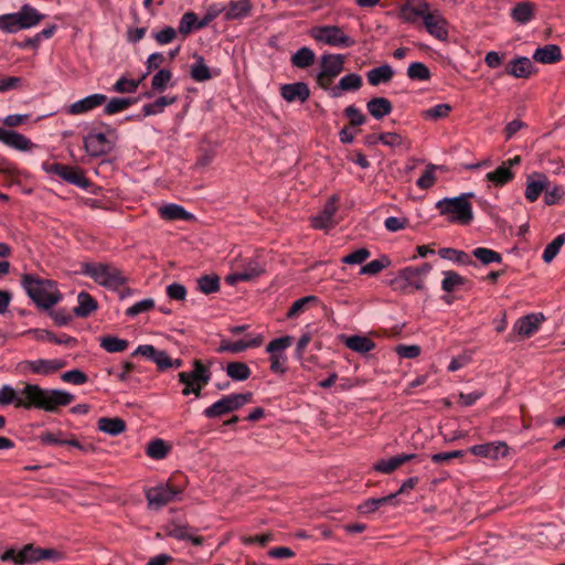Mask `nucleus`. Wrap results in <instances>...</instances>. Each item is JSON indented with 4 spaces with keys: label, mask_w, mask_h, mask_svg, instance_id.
I'll return each mask as SVG.
<instances>
[{
    "label": "nucleus",
    "mask_w": 565,
    "mask_h": 565,
    "mask_svg": "<svg viewBox=\"0 0 565 565\" xmlns=\"http://www.w3.org/2000/svg\"><path fill=\"white\" fill-rule=\"evenodd\" d=\"M75 396L61 388H44L39 384L26 383L15 391L10 385L0 388V405L13 404L17 408L40 409L55 414L62 407L71 405Z\"/></svg>",
    "instance_id": "obj_1"
},
{
    "label": "nucleus",
    "mask_w": 565,
    "mask_h": 565,
    "mask_svg": "<svg viewBox=\"0 0 565 565\" xmlns=\"http://www.w3.org/2000/svg\"><path fill=\"white\" fill-rule=\"evenodd\" d=\"M399 18L408 23L422 20L427 32L439 41L448 39V22L438 10H430L428 2H420L418 7L414 2H404L401 7Z\"/></svg>",
    "instance_id": "obj_2"
},
{
    "label": "nucleus",
    "mask_w": 565,
    "mask_h": 565,
    "mask_svg": "<svg viewBox=\"0 0 565 565\" xmlns=\"http://www.w3.org/2000/svg\"><path fill=\"white\" fill-rule=\"evenodd\" d=\"M22 286L32 301L40 308L51 309L62 300L55 281L32 274L22 277Z\"/></svg>",
    "instance_id": "obj_3"
},
{
    "label": "nucleus",
    "mask_w": 565,
    "mask_h": 565,
    "mask_svg": "<svg viewBox=\"0 0 565 565\" xmlns=\"http://www.w3.org/2000/svg\"><path fill=\"white\" fill-rule=\"evenodd\" d=\"M433 266L429 263H423L420 266H407L401 269L395 277L387 281V285L397 292L411 294L414 290L425 288V279L431 271Z\"/></svg>",
    "instance_id": "obj_4"
},
{
    "label": "nucleus",
    "mask_w": 565,
    "mask_h": 565,
    "mask_svg": "<svg viewBox=\"0 0 565 565\" xmlns=\"http://www.w3.org/2000/svg\"><path fill=\"white\" fill-rule=\"evenodd\" d=\"M0 559L2 562H13L14 565H30L43 559L61 561L63 559V553L54 548H42L33 544H26L20 551L13 547L6 550Z\"/></svg>",
    "instance_id": "obj_5"
},
{
    "label": "nucleus",
    "mask_w": 565,
    "mask_h": 565,
    "mask_svg": "<svg viewBox=\"0 0 565 565\" xmlns=\"http://www.w3.org/2000/svg\"><path fill=\"white\" fill-rule=\"evenodd\" d=\"M472 192L462 193L455 198H444L436 203V209L440 215H449V221L468 225L473 220L472 205L469 198H473Z\"/></svg>",
    "instance_id": "obj_6"
},
{
    "label": "nucleus",
    "mask_w": 565,
    "mask_h": 565,
    "mask_svg": "<svg viewBox=\"0 0 565 565\" xmlns=\"http://www.w3.org/2000/svg\"><path fill=\"white\" fill-rule=\"evenodd\" d=\"M44 17L33 7L24 4L18 12L0 15V30L6 33H17L38 25Z\"/></svg>",
    "instance_id": "obj_7"
},
{
    "label": "nucleus",
    "mask_w": 565,
    "mask_h": 565,
    "mask_svg": "<svg viewBox=\"0 0 565 565\" xmlns=\"http://www.w3.org/2000/svg\"><path fill=\"white\" fill-rule=\"evenodd\" d=\"M83 274L89 276L98 285L109 289H118L127 282V278L122 273L109 264L85 263L83 264Z\"/></svg>",
    "instance_id": "obj_8"
},
{
    "label": "nucleus",
    "mask_w": 565,
    "mask_h": 565,
    "mask_svg": "<svg viewBox=\"0 0 565 565\" xmlns=\"http://www.w3.org/2000/svg\"><path fill=\"white\" fill-rule=\"evenodd\" d=\"M253 393H238L222 396L218 401L203 411L206 418H218L233 413L253 401Z\"/></svg>",
    "instance_id": "obj_9"
},
{
    "label": "nucleus",
    "mask_w": 565,
    "mask_h": 565,
    "mask_svg": "<svg viewBox=\"0 0 565 565\" xmlns=\"http://www.w3.org/2000/svg\"><path fill=\"white\" fill-rule=\"evenodd\" d=\"M211 371L200 360H194L193 370L191 372H181L178 377L179 381L185 385L182 390V394L188 396L194 394L200 396L202 388L211 380Z\"/></svg>",
    "instance_id": "obj_10"
},
{
    "label": "nucleus",
    "mask_w": 565,
    "mask_h": 565,
    "mask_svg": "<svg viewBox=\"0 0 565 565\" xmlns=\"http://www.w3.org/2000/svg\"><path fill=\"white\" fill-rule=\"evenodd\" d=\"M182 491V488L173 486L171 480H169L164 483H159L154 487L146 489L145 497L147 499L149 509L160 510L167 504L175 501Z\"/></svg>",
    "instance_id": "obj_11"
},
{
    "label": "nucleus",
    "mask_w": 565,
    "mask_h": 565,
    "mask_svg": "<svg viewBox=\"0 0 565 565\" xmlns=\"http://www.w3.org/2000/svg\"><path fill=\"white\" fill-rule=\"evenodd\" d=\"M309 34L317 42L334 47H351L355 44V41L337 25L313 26Z\"/></svg>",
    "instance_id": "obj_12"
},
{
    "label": "nucleus",
    "mask_w": 565,
    "mask_h": 565,
    "mask_svg": "<svg viewBox=\"0 0 565 565\" xmlns=\"http://www.w3.org/2000/svg\"><path fill=\"white\" fill-rule=\"evenodd\" d=\"M294 338L291 335H284L271 340L267 347L266 352L269 353V370L275 374H285L287 355L285 350L288 349L292 343Z\"/></svg>",
    "instance_id": "obj_13"
},
{
    "label": "nucleus",
    "mask_w": 565,
    "mask_h": 565,
    "mask_svg": "<svg viewBox=\"0 0 565 565\" xmlns=\"http://www.w3.org/2000/svg\"><path fill=\"white\" fill-rule=\"evenodd\" d=\"M345 56L342 54H323L320 61V72L317 82L320 87L327 89L344 68Z\"/></svg>",
    "instance_id": "obj_14"
},
{
    "label": "nucleus",
    "mask_w": 565,
    "mask_h": 565,
    "mask_svg": "<svg viewBox=\"0 0 565 565\" xmlns=\"http://www.w3.org/2000/svg\"><path fill=\"white\" fill-rule=\"evenodd\" d=\"M42 168L47 173L58 175L64 181L81 189L86 190L90 184L89 180L78 167L66 166L57 162H44Z\"/></svg>",
    "instance_id": "obj_15"
},
{
    "label": "nucleus",
    "mask_w": 565,
    "mask_h": 565,
    "mask_svg": "<svg viewBox=\"0 0 565 565\" xmlns=\"http://www.w3.org/2000/svg\"><path fill=\"white\" fill-rule=\"evenodd\" d=\"M67 365L63 359H38L25 360L20 363V369L23 373H31L36 375L47 376L58 372Z\"/></svg>",
    "instance_id": "obj_16"
},
{
    "label": "nucleus",
    "mask_w": 565,
    "mask_h": 565,
    "mask_svg": "<svg viewBox=\"0 0 565 565\" xmlns=\"http://www.w3.org/2000/svg\"><path fill=\"white\" fill-rule=\"evenodd\" d=\"M338 196L332 195L323 206V210L320 214L316 215L311 220V225L317 230H328L332 228L337 225L334 221V215L338 211L337 206Z\"/></svg>",
    "instance_id": "obj_17"
},
{
    "label": "nucleus",
    "mask_w": 565,
    "mask_h": 565,
    "mask_svg": "<svg viewBox=\"0 0 565 565\" xmlns=\"http://www.w3.org/2000/svg\"><path fill=\"white\" fill-rule=\"evenodd\" d=\"M84 147L90 157H100L111 150V143L103 132H90L84 138Z\"/></svg>",
    "instance_id": "obj_18"
},
{
    "label": "nucleus",
    "mask_w": 565,
    "mask_h": 565,
    "mask_svg": "<svg viewBox=\"0 0 565 565\" xmlns=\"http://www.w3.org/2000/svg\"><path fill=\"white\" fill-rule=\"evenodd\" d=\"M469 451L475 456L495 460L508 456L509 446L504 441H494L475 445L470 447Z\"/></svg>",
    "instance_id": "obj_19"
},
{
    "label": "nucleus",
    "mask_w": 565,
    "mask_h": 565,
    "mask_svg": "<svg viewBox=\"0 0 565 565\" xmlns=\"http://www.w3.org/2000/svg\"><path fill=\"white\" fill-rule=\"evenodd\" d=\"M548 185L550 180L544 173L534 172L530 174L526 179L524 192L525 199L531 203L535 202L540 198L541 193L544 190H547Z\"/></svg>",
    "instance_id": "obj_20"
},
{
    "label": "nucleus",
    "mask_w": 565,
    "mask_h": 565,
    "mask_svg": "<svg viewBox=\"0 0 565 565\" xmlns=\"http://www.w3.org/2000/svg\"><path fill=\"white\" fill-rule=\"evenodd\" d=\"M106 100H107V97L104 94L96 93V94L88 95L85 98L71 104L67 107V114L82 115V114L88 113V111L102 106L103 104H105Z\"/></svg>",
    "instance_id": "obj_21"
},
{
    "label": "nucleus",
    "mask_w": 565,
    "mask_h": 565,
    "mask_svg": "<svg viewBox=\"0 0 565 565\" xmlns=\"http://www.w3.org/2000/svg\"><path fill=\"white\" fill-rule=\"evenodd\" d=\"M504 73L515 78H530L535 67L529 57L519 56L505 65Z\"/></svg>",
    "instance_id": "obj_22"
},
{
    "label": "nucleus",
    "mask_w": 565,
    "mask_h": 565,
    "mask_svg": "<svg viewBox=\"0 0 565 565\" xmlns=\"http://www.w3.org/2000/svg\"><path fill=\"white\" fill-rule=\"evenodd\" d=\"M280 95L288 103H305L310 97V89L303 82L284 84L280 87Z\"/></svg>",
    "instance_id": "obj_23"
},
{
    "label": "nucleus",
    "mask_w": 565,
    "mask_h": 565,
    "mask_svg": "<svg viewBox=\"0 0 565 565\" xmlns=\"http://www.w3.org/2000/svg\"><path fill=\"white\" fill-rule=\"evenodd\" d=\"M0 141L6 146L20 151H29L34 147L31 140L24 135L2 127H0Z\"/></svg>",
    "instance_id": "obj_24"
},
{
    "label": "nucleus",
    "mask_w": 565,
    "mask_h": 565,
    "mask_svg": "<svg viewBox=\"0 0 565 565\" xmlns=\"http://www.w3.org/2000/svg\"><path fill=\"white\" fill-rule=\"evenodd\" d=\"M418 456L416 454H402L394 457H391L388 459H381L376 461L372 469L376 472L381 473H391L394 470H396L402 465L417 458Z\"/></svg>",
    "instance_id": "obj_25"
},
{
    "label": "nucleus",
    "mask_w": 565,
    "mask_h": 565,
    "mask_svg": "<svg viewBox=\"0 0 565 565\" xmlns=\"http://www.w3.org/2000/svg\"><path fill=\"white\" fill-rule=\"evenodd\" d=\"M543 319L544 318L542 315H526L516 320V322L513 326V329L519 335L530 338L539 330Z\"/></svg>",
    "instance_id": "obj_26"
},
{
    "label": "nucleus",
    "mask_w": 565,
    "mask_h": 565,
    "mask_svg": "<svg viewBox=\"0 0 565 565\" xmlns=\"http://www.w3.org/2000/svg\"><path fill=\"white\" fill-rule=\"evenodd\" d=\"M167 535L179 541H190L193 545L203 544V537L196 534V530L189 525L172 524L167 529Z\"/></svg>",
    "instance_id": "obj_27"
},
{
    "label": "nucleus",
    "mask_w": 565,
    "mask_h": 565,
    "mask_svg": "<svg viewBox=\"0 0 565 565\" xmlns=\"http://www.w3.org/2000/svg\"><path fill=\"white\" fill-rule=\"evenodd\" d=\"M533 60L542 64H554L562 60L561 47L556 44H546L537 47L533 54Z\"/></svg>",
    "instance_id": "obj_28"
},
{
    "label": "nucleus",
    "mask_w": 565,
    "mask_h": 565,
    "mask_svg": "<svg viewBox=\"0 0 565 565\" xmlns=\"http://www.w3.org/2000/svg\"><path fill=\"white\" fill-rule=\"evenodd\" d=\"M224 13L225 20H237L246 18L252 12L250 2H230L226 7L218 8Z\"/></svg>",
    "instance_id": "obj_29"
},
{
    "label": "nucleus",
    "mask_w": 565,
    "mask_h": 565,
    "mask_svg": "<svg viewBox=\"0 0 565 565\" xmlns=\"http://www.w3.org/2000/svg\"><path fill=\"white\" fill-rule=\"evenodd\" d=\"M78 305L73 312L78 318H87L97 310V301L86 291H81L77 296Z\"/></svg>",
    "instance_id": "obj_30"
},
{
    "label": "nucleus",
    "mask_w": 565,
    "mask_h": 565,
    "mask_svg": "<svg viewBox=\"0 0 565 565\" xmlns=\"http://www.w3.org/2000/svg\"><path fill=\"white\" fill-rule=\"evenodd\" d=\"M366 109L375 119H382L392 113L393 106L385 97H374L367 102Z\"/></svg>",
    "instance_id": "obj_31"
},
{
    "label": "nucleus",
    "mask_w": 565,
    "mask_h": 565,
    "mask_svg": "<svg viewBox=\"0 0 565 565\" xmlns=\"http://www.w3.org/2000/svg\"><path fill=\"white\" fill-rule=\"evenodd\" d=\"M159 215L167 221L183 220L189 221L193 215L188 212L183 206L174 203L163 205L159 209Z\"/></svg>",
    "instance_id": "obj_32"
},
{
    "label": "nucleus",
    "mask_w": 565,
    "mask_h": 565,
    "mask_svg": "<svg viewBox=\"0 0 565 565\" xmlns=\"http://www.w3.org/2000/svg\"><path fill=\"white\" fill-rule=\"evenodd\" d=\"M97 428L110 436H118L126 430V423L119 417H102L97 422Z\"/></svg>",
    "instance_id": "obj_33"
},
{
    "label": "nucleus",
    "mask_w": 565,
    "mask_h": 565,
    "mask_svg": "<svg viewBox=\"0 0 565 565\" xmlns=\"http://www.w3.org/2000/svg\"><path fill=\"white\" fill-rule=\"evenodd\" d=\"M393 76L394 71L388 64L374 67L366 73L367 82L372 86L388 83Z\"/></svg>",
    "instance_id": "obj_34"
},
{
    "label": "nucleus",
    "mask_w": 565,
    "mask_h": 565,
    "mask_svg": "<svg viewBox=\"0 0 565 565\" xmlns=\"http://www.w3.org/2000/svg\"><path fill=\"white\" fill-rule=\"evenodd\" d=\"M344 344L350 350L361 354H365L375 348V342L372 339L364 335L347 337L344 340Z\"/></svg>",
    "instance_id": "obj_35"
},
{
    "label": "nucleus",
    "mask_w": 565,
    "mask_h": 565,
    "mask_svg": "<svg viewBox=\"0 0 565 565\" xmlns=\"http://www.w3.org/2000/svg\"><path fill=\"white\" fill-rule=\"evenodd\" d=\"M535 15V7L532 2H518L511 10V17L519 24L529 23Z\"/></svg>",
    "instance_id": "obj_36"
},
{
    "label": "nucleus",
    "mask_w": 565,
    "mask_h": 565,
    "mask_svg": "<svg viewBox=\"0 0 565 565\" xmlns=\"http://www.w3.org/2000/svg\"><path fill=\"white\" fill-rule=\"evenodd\" d=\"M362 77L359 74L350 73L343 76L337 87L332 88V97H339L342 92L358 90L362 86Z\"/></svg>",
    "instance_id": "obj_37"
},
{
    "label": "nucleus",
    "mask_w": 565,
    "mask_h": 565,
    "mask_svg": "<svg viewBox=\"0 0 565 565\" xmlns=\"http://www.w3.org/2000/svg\"><path fill=\"white\" fill-rule=\"evenodd\" d=\"M315 52L307 46L300 47L290 57L291 65L297 68H307L315 63Z\"/></svg>",
    "instance_id": "obj_38"
},
{
    "label": "nucleus",
    "mask_w": 565,
    "mask_h": 565,
    "mask_svg": "<svg viewBox=\"0 0 565 565\" xmlns=\"http://www.w3.org/2000/svg\"><path fill=\"white\" fill-rule=\"evenodd\" d=\"M177 96H160L153 103L145 104L142 113L145 116H153L161 114L166 107L177 102Z\"/></svg>",
    "instance_id": "obj_39"
},
{
    "label": "nucleus",
    "mask_w": 565,
    "mask_h": 565,
    "mask_svg": "<svg viewBox=\"0 0 565 565\" xmlns=\"http://www.w3.org/2000/svg\"><path fill=\"white\" fill-rule=\"evenodd\" d=\"M225 371L228 377L238 382L246 381L252 374L249 366L238 361L228 362Z\"/></svg>",
    "instance_id": "obj_40"
},
{
    "label": "nucleus",
    "mask_w": 565,
    "mask_h": 565,
    "mask_svg": "<svg viewBox=\"0 0 565 565\" xmlns=\"http://www.w3.org/2000/svg\"><path fill=\"white\" fill-rule=\"evenodd\" d=\"M396 498V494H388L382 498H370L358 507L361 514H370L379 510L381 507L391 503Z\"/></svg>",
    "instance_id": "obj_41"
},
{
    "label": "nucleus",
    "mask_w": 565,
    "mask_h": 565,
    "mask_svg": "<svg viewBox=\"0 0 565 565\" xmlns=\"http://www.w3.org/2000/svg\"><path fill=\"white\" fill-rule=\"evenodd\" d=\"M438 254L441 258L451 260L460 265H475L469 254L463 250H459L451 247L440 248Z\"/></svg>",
    "instance_id": "obj_42"
},
{
    "label": "nucleus",
    "mask_w": 565,
    "mask_h": 565,
    "mask_svg": "<svg viewBox=\"0 0 565 565\" xmlns=\"http://www.w3.org/2000/svg\"><path fill=\"white\" fill-rule=\"evenodd\" d=\"M99 345L109 353H118L124 352L128 348L129 342L114 335H106L99 339Z\"/></svg>",
    "instance_id": "obj_43"
},
{
    "label": "nucleus",
    "mask_w": 565,
    "mask_h": 565,
    "mask_svg": "<svg viewBox=\"0 0 565 565\" xmlns=\"http://www.w3.org/2000/svg\"><path fill=\"white\" fill-rule=\"evenodd\" d=\"M513 177L514 173L511 171V169L507 166L505 162L487 174V179L493 182L495 185H504L508 182H510L513 179Z\"/></svg>",
    "instance_id": "obj_44"
},
{
    "label": "nucleus",
    "mask_w": 565,
    "mask_h": 565,
    "mask_svg": "<svg viewBox=\"0 0 565 565\" xmlns=\"http://www.w3.org/2000/svg\"><path fill=\"white\" fill-rule=\"evenodd\" d=\"M196 61L194 64H192L191 66V77L195 81V82H205V81H209L212 78V73L209 68V66L205 64V61L203 58V56H196L195 57Z\"/></svg>",
    "instance_id": "obj_45"
},
{
    "label": "nucleus",
    "mask_w": 565,
    "mask_h": 565,
    "mask_svg": "<svg viewBox=\"0 0 565 565\" xmlns=\"http://www.w3.org/2000/svg\"><path fill=\"white\" fill-rule=\"evenodd\" d=\"M169 451L170 446L164 440L159 438L151 440L146 449L147 456L156 460L166 458Z\"/></svg>",
    "instance_id": "obj_46"
},
{
    "label": "nucleus",
    "mask_w": 565,
    "mask_h": 565,
    "mask_svg": "<svg viewBox=\"0 0 565 565\" xmlns=\"http://www.w3.org/2000/svg\"><path fill=\"white\" fill-rule=\"evenodd\" d=\"M146 78V75H142L139 79H129L125 76H121L114 85L113 90L120 94H131L135 93L142 81Z\"/></svg>",
    "instance_id": "obj_47"
},
{
    "label": "nucleus",
    "mask_w": 565,
    "mask_h": 565,
    "mask_svg": "<svg viewBox=\"0 0 565 565\" xmlns=\"http://www.w3.org/2000/svg\"><path fill=\"white\" fill-rule=\"evenodd\" d=\"M318 302H319V299L316 296L302 297V298L296 300L295 302H292V305L290 306V308L288 309V311L286 313V317H287V319H295V318L299 317L305 311V309L307 308L308 305L318 303Z\"/></svg>",
    "instance_id": "obj_48"
},
{
    "label": "nucleus",
    "mask_w": 565,
    "mask_h": 565,
    "mask_svg": "<svg viewBox=\"0 0 565 565\" xmlns=\"http://www.w3.org/2000/svg\"><path fill=\"white\" fill-rule=\"evenodd\" d=\"M565 244V233L557 235L551 243H548L542 254V259L548 264L551 263L556 255L559 253V249Z\"/></svg>",
    "instance_id": "obj_49"
},
{
    "label": "nucleus",
    "mask_w": 565,
    "mask_h": 565,
    "mask_svg": "<svg viewBox=\"0 0 565 565\" xmlns=\"http://www.w3.org/2000/svg\"><path fill=\"white\" fill-rule=\"evenodd\" d=\"M407 76L413 81H429L431 72L426 64L413 62L407 68Z\"/></svg>",
    "instance_id": "obj_50"
},
{
    "label": "nucleus",
    "mask_w": 565,
    "mask_h": 565,
    "mask_svg": "<svg viewBox=\"0 0 565 565\" xmlns=\"http://www.w3.org/2000/svg\"><path fill=\"white\" fill-rule=\"evenodd\" d=\"M198 289L205 295L214 294L220 290V278L212 275H204L198 279Z\"/></svg>",
    "instance_id": "obj_51"
},
{
    "label": "nucleus",
    "mask_w": 565,
    "mask_h": 565,
    "mask_svg": "<svg viewBox=\"0 0 565 565\" xmlns=\"http://www.w3.org/2000/svg\"><path fill=\"white\" fill-rule=\"evenodd\" d=\"M136 100L134 98L113 97L105 106L106 115H115L128 109Z\"/></svg>",
    "instance_id": "obj_52"
},
{
    "label": "nucleus",
    "mask_w": 565,
    "mask_h": 565,
    "mask_svg": "<svg viewBox=\"0 0 565 565\" xmlns=\"http://www.w3.org/2000/svg\"><path fill=\"white\" fill-rule=\"evenodd\" d=\"M391 265V260L387 256H382L379 259L371 260L366 265L362 266L360 269L361 275L375 276L381 273L383 269L387 268Z\"/></svg>",
    "instance_id": "obj_53"
},
{
    "label": "nucleus",
    "mask_w": 565,
    "mask_h": 565,
    "mask_svg": "<svg viewBox=\"0 0 565 565\" xmlns=\"http://www.w3.org/2000/svg\"><path fill=\"white\" fill-rule=\"evenodd\" d=\"M443 275L441 289L446 292H452L457 287L465 284V278L454 270H445Z\"/></svg>",
    "instance_id": "obj_54"
},
{
    "label": "nucleus",
    "mask_w": 565,
    "mask_h": 565,
    "mask_svg": "<svg viewBox=\"0 0 565 565\" xmlns=\"http://www.w3.org/2000/svg\"><path fill=\"white\" fill-rule=\"evenodd\" d=\"M472 255L481 262L483 265H489L491 263H501L502 256L500 253L486 248V247H477L472 250Z\"/></svg>",
    "instance_id": "obj_55"
},
{
    "label": "nucleus",
    "mask_w": 565,
    "mask_h": 565,
    "mask_svg": "<svg viewBox=\"0 0 565 565\" xmlns=\"http://www.w3.org/2000/svg\"><path fill=\"white\" fill-rule=\"evenodd\" d=\"M172 73L170 70H159L152 77L151 87L156 92H163L167 89L169 83L171 82Z\"/></svg>",
    "instance_id": "obj_56"
},
{
    "label": "nucleus",
    "mask_w": 565,
    "mask_h": 565,
    "mask_svg": "<svg viewBox=\"0 0 565 565\" xmlns=\"http://www.w3.org/2000/svg\"><path fill=\"white\" fill-rule=\"evenodd\" d=\"M451 111L449 104H438L422 113V117L430 120L447 118Z\"/></svg>",
    "instance_id": "obj_57"
},
{
    "label": "nucleus",
    "mask_w": 565,
    "mask_h": 565,
    "mask_svg": "<svg viewBox=\"0 0 565 565\" xmlns=\"http://www.w3.org/2000/svg\"><path fill=\"white\" fill-rule=\"evenodd\" d=\"M196 29V14L194 12H186L182 15L178 31L184 38L188 36L192 31Z\"/></svg>",
    "instance_id": "obj_58"
},
{
    "label": "nucleus",
    "mask_w": 565,
    "mask_h": 565,
    "mask_svg": "<svg viewBox=\"0 0 565 565\" xmlns=\"http://www.w3.org/2000/svg\"><path fill=\"white\" fill-rule=\"evenodd\" d=\"M436 166L428 164L423 174L417 179L416 185L422 190L430 189L436 182Z\"/></svg>",
    "instance_id": "obj_59"
},
{
    "label": "nucleus",
    "mask_w": 565,
    "mask_h": 565,
    "mask_svg": "<svg viewBox=\"0 0 565 565\" xmlns=\"http://www.w3.org/2000/svg\"><path fill=\"white\" fill-rule=\"evenodd\" d=\"M61 379L63 382L70 383L73 385H83V384L87 383V381H88L87 374L78 369H74V370L64 372L61 375Z\"/></svg>",
    "instance_id": "obj_60"
},
{
    "label": "nucleus",
    "mask_w": 565,
    "mask_h": 565,
    "mask_svg": "<svg viewBox=\"0 0 565 565\" xmlns=\"http://www.w3.org/2000/svg\"><path fill=\"white\" fill-rule=\"evenodd\" d=\"M370 256H371L370 250L365 247H362V248H359V249L348 254L347 256L342 257L341 262L343 264H348V265H361Z\"/></svg>",
    "instance_id": "obj_61"
},
{
    "label": "nucleus",
    "mask_w": 565,
    "mask_h": 565,
    "mask_svg": "<svg viewBox=\"0 0 565 565\" xmlns=\"http://www.w3.org/2000/svg\"><path fill=\"white\" fill-rule=\"evenodd\" d=\"M154 307V301L151 298L142 299L126 310L128 317H136L142 312H148Z\"/></svg>",
    "instance_id": "obj_62"
},
{
    "label": "nucleus",
    "mask_w": 565,
    "mask_h": 565,
    "mask_svg": "<svg viewBox=\"0 0 565 565\" xmlns=\"http://www.w3.org/2000/svg\"><path fill=\"white\" fill-rule=\"evenodd\" d=\"M344 115L349 118L350 125L359 127L365 124L366 117L354 105H350L344 109Z\"/></svg>",
    "instance_id": "obj_63"
},
{
    "label": "nucleus",
    "mask_w": 565,
    "mask_h": 565,
    "mask_svg": "<svg viewBox=\"0 0 565 565\" xmlns=\"http://www.w3.org/2000/svg\"><path fill=\"white\" fill-rule=\"evenodd\" d=\"M243 275L247 276V281L252 280L258 276H260L265 269L263 265L257 259H249L243 270H241Z\"/></svg>",
    "instance_id": "obj_64"
}]
</instances>
